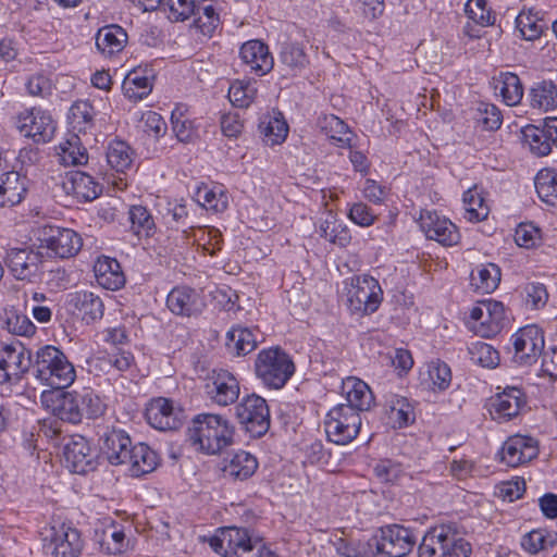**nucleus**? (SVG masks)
Instances as JSON below:
<instances>
[{
  "label": "nucleus",
  "mask_w": 557,
  "mask_h": 557,
  "mask_svg": "<svg viewBox=\"0 0 557 557\" xmlns=\"http://www.w3.org/2000/svg\"><path fill=\"white\" fill-rule=\"evenodd\" d=\"M234 428L227 419L214 413H199L187 430V438L197 450L208 455L220 453L233 442Z\"/></svg>",
  "instance_id": "nucleus-1"
},
{
  "label": "nucleus",
  "mask_w": 557,
  "mask_h": 557,
  "mask_svg": "<svg viewBox=\"0 0 557 557\" xmlns=\"http://www.w3.org/2000/svg\"><path fill=\"white\" fill-rule=\"evenodd\" d=\"M33 374L45 385L53 389H64L75 380L74 366L62 350L47 345L37 350Z\"/></svg>",
  "instance_id": "nucleus-2"
},
{
  "label": "nucleus",
  "mask_w": 557,
  "mask_h": 557,
  "mask_svg": "<svg viewBox=\"0 0 557 557\" xmlns=\"http://www.w3.org/2000/svg\"><path fill=\"white\" fill-rule=\"evenodd\" d=\"M471 545L456 524H438L426 531L418 546V557H469Z\"/></svg>",
  "instance_id": "nucleus-3"
},
{
  "label": "nucleus",
  "mask_w": 557,
  "mask_h": 557,
  "mask_svg": "<svg viewBox=\"0 0 557 557\" xmlns=\"http://www.w3.org/2000/svg\"><path fill=\"white\" fill-rule=\"evenodd\" d=\"M211 548L224 557H276V554L263 544L252 542L246 529L228 527L211 537Z\"/></svg>",
  "instance_id": "nucleus-4"
},
{
  "label": "nucleus",
  "mask_w": 557,
  "mask_h": 557,
  "mask_svg": "<svg viewBox=\"0 0 557 557\" xmlns=\"http://www.w3.org/2000/svg\"><path fill=\"white\" fill-rule=\"evenodd\" d=\"M255 372L265 386L280 389L294 374L295 364L285 350L271 347L259 351L255 361Z\"/></svg>",
  "instance_id": "nucleus-5"
},
{
  "label": "nucleus",
  "mask_w": 557,
  "mask_h": 557,
  "mask_svg": "<svg viewBox=\"0 0 557 557\" xmlns=\"http://www.w3.org/2000/svg\"><path fill=\"white\" fill-rule=\"evenodd\" d=\"M46 557H79L84 547L81 532L66 522H54L41 532Z\"/></svg>",
  "instance_id": "nucleus-6"
},
{
  "label": "nucleus",
  "mask_w": 557,
  "mask_h": 557,
  "mask_svg": "<svg viewBox=\"0 0 557 557\" xmlns=\"http://www.w3.org/2000/svg\"><path fill=\"white\" fill-rule=\"evenodd\" d=\"M346 296L351 313L370 315L381 306L383 289L374 277L367 274L355 275L346 282Z\"/></svg>",
  "instance_id": "nucleus-7"
},
{
  "label": "nucleus",
  "mask_w": 557,
  "mask_h": 557,
  "mask_svg": "<svg viewBox=\"0 0 557 557\" xmlns=\"http://www.w3.org/2000/svg\"><path fill=\"white\" fill-rule=\"evenodd\" d=\"M417 537L412 530L399 524L382 527L379 533L372 536L368 546L375 548L376 555L384 557H406L414 547Z\"/></svg>",
  "instance_id": "nucleus-8"
},
{
  "label": "nucleus",
  "mask_w": 557,
  "mask_h": 557,
  "mask_svg": "<svg viewBox=\"0 0 557 557\" xmlns=\"http://www.w3.org/2000/svg\"><path fill=\"white\" fill-rule=\"evenodd\" d=\"M361 417L349 406L336 405L326 414L324 429L330 442L346 445L360 432Z\"/></svg>",
  "instance_id": "nucleus-9"
},
{
  "label": "nucleus",
  "mask_w": 557,
  "mask_h": 557,
  "mask_svg": "<svg viewBox=\"0 0 557 557\" xmlns=\"http://www.w3.org/2000/svg\"><path fill=\"white\" fill-rule=\"evenodd\" d=\"M236 417L252 437L264 435L270 428V410L264 398L256 394L245 396L235 407Z\"/></svg>",
  "instance_id": "nucleus-10"
},
{
  "label": "nucleus",
  "mask_w": 557,
  "mask_h": 557,
  "mask_svg": "<svg viewBox=\"0 0 557 557\" xmlns=\"http://www.w3.org/2000/svg\"><path fill=\"white\" fill-rule=\"evenodd\" d=\"M40 248H47L50 256L66 259L75 256L82 248V237L71 228L57 225H44L39 228Z\"/></svg>",
  "instance_id": "nucleus-11"
},
{
  "label": "nucleus",
  "mask_w": 557,
  "mask_h": 557,
  "mask_svg": "<svg viewBox=\"0 0 557 557\" xmlns=\"http://www.w3.org/2000/svg\"><path fill=\"white\" fill-rule=\"evenodd\" d=\"M513 359L521 366L536 362L545 346L544 333L537 325H527L516 332L512 337Z\"/></svg>",
  "instance_id": "nucleus-12"
},
{
  "label": "nucleus",
  "mask_w": 557,
  "mask_h": 557,
  "mask_svg": "<svg viewBox=\"0 0 557 557\" xmlns=\"http://www.w3.org/2000/svg\"><path fill=\"white\" fill-rule=\"evenodd\" d=\"M63 455L66 467L74 473L86 474L97 468V454L83 435H72L64 445Z\"/></svg>",
  "instance_id": "nucleus-13"
},
{
  "label": "nucleus",
  "mask_w": 557,
  "mask_h": 557,
  "mask_svg": "<svg viewBox=\"0 0 557 557\" xmlns=\"http://www.w3.org/2000/svg\"><path fill=\"white\" fill-rule=\"evenodd\" d=\"M33 364L30 351L21 342L15 341L5 345L2 349L0 383L20 380L23 373L33 369Z\"/></svg>",
  "instance_id": "nucleus-14"
},
{
  "label": "nucleus",
  "mask_w": 557,
  "mask_h": 557,
  "mask_svg": "<svg viewBox=\"0 0 557 557\" xmlns=\"http://www.w3.org/2000/svg\"><path fill=\"white\" fill-rule=\"evenodd\" d=\"M132 446L128 433L122 429L107 426L99 433L100 453L112 466L126 463Z\"/></svg>",
  "instance_id": "nucleus-15"
},
{
  "label": "nucleus",
  "mask_w": 557,
  "mask_h": 557,
  "mask_svg": "<svg viewBox=\"0 0 557 557\" xmlns=\"http://www.w3.org/2000/svg\"><path fill=\"white\" fill-rule=\"evenodd\" d=\"M145 417L156 430L172 431L182 425L183 411L175 408L171 399L158 397L147 405Z\"/></svg>",
  "instance_id": "nucleus-16"
},
{
  "label": "nucleus",
  "mask_w": 557,
  "mask_h": 557,
  "mask_svg": "<svg viewBox=\"0 0 557 557\" xmlns=\"http://www.w3.org/2000/svg\"><path fill=\"white\" fill-rule=\"evenodd\" d=\"M420 226L429 239L436 240L443 246H454L460 239L457 226L436 211H422Z\"/></svg>",
  "instance_id": "nucleus-17"
},
{
  "label": "nucleus",
  "mask_w": 557,
  "mask_h": 557,
  "mask_svg": "<svg viewBox=\"0 0 557 557\" xmlns=\"http://www.w3.org/2000/svg\"><path fill=\"white\" fill-rule=\"evenodd\" d=\"M44 253L32 248H11L7 253V265L17 280H30L40 271Z\"/></svg>",
  "instance_id": "nucleus-18"
},
{
  "label": "nucleus",
  "mask_w": 557,
  "mask_h": 557,
  "mask_svg": "<svg viewBox=\"0 0 557 557\" xmlns=\"http://www.w3.org/2000/svg\"><path fill=\"white\" fill-rule=\"evenodd\" d=\"M239 382L226 370L213 371L210 381L206 384L208 398L219 405L228 406L239 397Z\"/></svg>",
  "instance_id": "nucleus-19"
},
{
  "label": "nucleus",
  "mask_w": 557,
  "mask_h": 557,
  "mask_svg": "<svg viewBox=\"0 0 557 557\" xmlns=\"http://www.w3.org/2000/svg\"><path fill=\"white\" fill-rule=\"evenodd\" d=\"M17 127L25 137L33 138L35 143H48L53 137L55 123L50 114L32 110L20 116Z\"/></svg>",
  "instance_id": "nucleus-20"
},
{
  "label": "nucleus",
  "mask_w": 557,
  "mask_h": 557,
  "mask_svg": "<svg viewBox=\"0 0 557 557\" xmlns=\"http://www.w3.org/2000/svg\"><path fill=\"white\" fill-rule=\"evenodd\" d=\"M166 306L175 315L194 317L205 309V301L200 294L188 286H176L168 295Z\"/></svg>",
  "instance_id": "nucleus-21"
},
{
  "label": "nucleus",
  "mask_w": 557,
  "mask_h": 557,
  "mask_svg": "<svg viewBox=\"0 0 557 557\" xmlns=\"http://www.w3.org/2000/svg\"><path fill=\"white\" fill-rule=\"evenodd\" d=\"M539 454L536 442L530 436H510L502 446L500 459L509 467L531 461Z\"/></svg>",
  "instance_id": "nucleus-22"
},
{
  "label": "nucleus",
  "mask_w": 557,
  "mask_h": 557,
  "mask_svg": "<svg viewBox=\"0 0 557 557\" xmlns=\"http://www.w3.org/2000/svg\"><path fill=\"white\" fill-rule=\"evenodd\" d=\"M525 403V395L520 388L508 386L494 397L490 412L494 420L506 422L517 417Z\"/></svg>",
  "instance_id": "nucleus-23"
},
{
  "label": "nucleus",
  "mask_w": 557,
  "mask_h": 557,
  "mask_svg": "<svg viewBox=\"0 0 557 557\" xmlns=\"http://www.w3.org/2000/svg\"><path fill=\"white\" fill-rule=\"evenodd\" d=\"M62 187L67 195L82 202L92 201L102 193V186L91 175L82 171L67 173Z\"/></svg>",
  "instance_id": "nucleus-24"
},
{
  "label": "nucleus",
  "mask_w": 557,
  "mask_h": 557,
  "mask_svg": "<svg viewBox=\"0 0 557 557\" xmlns=\"http://www.w3.org/2000/svg\"><path fill=\"white\" fill-rule=\"evenodd\" d=\"M346 403L342 406L351 407L357 413L368 411L374 404V396L369 385L357 377H347L343 382Z\"/></svg>",
  "instance_id": "nucleus-25"
},
{
  "label": "nucleus",
  "mask_w": 557,
  "mask_h": 557,
  "mask_svg": "<svg viewBox=\"0 0 557 557\" xmlns=\"http://www.w3.org/2000/svg\"><path fill=\"white\" fill-rule=\"evenodd\" d=\"M129 458H126V466L132 476L138 478L151 473L159 465L158 454L145 443H137L132 446Z\"/></svg>",
  "instance_id": "nucleus-26"
},
{
  "label": "nucleus",
  "mask_w": 557,
  "mask_h": 557,
  "mask_svg": "<svg viewBox=\"0 0 557 557\" xmlns=\"http://www.w3.org/2000/svg\"><path fill=\"white\" fill-rule=\"evenodd\" d=\"M491 87L496 96L502 97L507 106L518 104L523 97V87L520 78L515 72H499L493 76Z\"/></svg>",
  "instance_id": "nucleus-27"
},
{
  "label": "nucleus",
  "mask_w": 557,
  "mask_h": 557,
  "mask_svg": "<svg viewBox=\"0 0 557 557\" xmlns=\"http://www.w3.org/2000/svg\"><path fill=\"white\" fill-rule=\"evenodd\" d=\"M94 273L97 283L106 289L117 290L125 284L121 265L113 258L99 257L94 264Z\"/></svg>",
  "instance_id": "nucleus-28"
},
{
  "label": "nucleus",
  "mask_w": 557,
  "mask_h": 557,
  "mask_svg": "<svg viewBox=\"0 0 557 557\" xmlns=\"http://www.w3.org/2000/svg\"><path fill=\"white\" fill-rule=\"evenodd\" d=\"M242 61L250 70H273L274 59L267 44L252 39L244 42L239 50Z\"/></svg>",
  "instance_id": "nucleus-29"
},
{
  "label": "nucleus",
  "mask_w": 557,
  "mask_h": 557,
  "mask_svg": "<svg viewBox=\"0 0 557 557\" xmlns=\"http://www.w3.org/2000/svg\"><path fill=\"white\" fill-rule=\"evenodd\" d=\"M54 396L52 412L59 419L71 423H78L83 419L81 413L78 391L64 392L63 389H57L52 393Z\"/></svg>",
  "instance_id": "nucleus-30"
},
{
  "label": "nucleus",
  "mask_w": 557,
  "mask_h": 557,
  "mask_svg": "<svg viewBox=\"0 0 557 557\" xmlns=\"http://www.w3.org/2000/svg\"><path fill=\"white\" fill-rule=\"evenodd\" d=\"M60 163L64 165H84L88 162V152L81 136L67 133L66 137L57 147Z\"/></svg>",
  "instance_id": "nucleus-31"
},
{
  "label": "nucleus",
  "mask_w": 557,
  "mask_h": 557,
  "mask_svg": "<svg viewBox=\"0 0 557 557\" xmlns=\"http://www.w3.org/2000/svg\"><path fill=\"white\" fill-rule=\"evenodd\" d=\"M469 111L475 126L483 131L494 132L500 128L503 124L502 112L494 103L475 100Z\"/></svg>",
  "instance_id": "nucleus-32"
},
{
  "label": "nucleus",
  "mask_w": 557,
  "mask_h": 557,
  "mask_svg": "<svg viewBox=\"0 0 557 557\" xmlns=\"http://www.w3.org/2000/svg\"><path fill=\"white\" fill-rule=\"evenodd\" d=\"M70 304L79 312L87 324L102 319L104 305L98 295L81 290L71 295Z\"/></svg>",
  "instance_id": "nucleus-33"
},
{
  "label": "nucleus",
  "mask_w": 557,
  "mask_h": 557,
  "mask_svg": "<svg viewBox=\"0 0 557 557\" xmlns=\"http://www.w3.org/2000/svg\"><path fill=\"white\" fill-rule=\"evenodd\" d=\"M27 193V178L18 172L12 171L5 174L0 184V207H13L18 205Z\"/></svg>",
  "instance_id": "nucleus-34"
},
{
  "label": "nucleus",
  "mask_w": 557,
  "mask_h": 557,
  "mask_svg": "<svg viewBox=\"0 0 557 557\" xmlns=\"http://www.w3.org/2000/svg\"><path fill=\"white\" fill-rule=\"evenodd\" d=\"M126 32L119 25H108L100 28L96 36L98 50L107 57L121 52L127 42Z\"/></svg>",
  "instance_id": "nucleus-35"
},
{
  "label": "nucleus",
  "mask_w": 557,
  "mask_h": 557,
  "mask_svg": "<svg viewBox=\"0 0 557 557\" xmlns=\"http://www.w3.org/2000/svg\"><path fill=\"white\" fill-rule=\"evenodd\" d=\"M318 125L325 136L337 147H349L351 149L354 133L347 124L334 114L324 115L319 119Z\"/></svg>",
  "instance_id": "nucleus-36"
},
{
  "label": "nucleus",
  "mask_w": 557,
  "mask_h": 557,
  "mask_svg": "<svg viewBox=\"0 0 557 557\" xmlns=\"http://www.w3.org/2000/svg\"><path fill=\"white\" fill-rule=\"evenodd\" d=\"M258 469L257 458L244 450L235 453L228 460H225L223 473L225 476L235 480H247Z\"/></svg>",
  "instance_id": "nucleus-37"
},
{
  "label": "nucleus",
  "mask_w": 557,
  "mask_h": 557,
  "mask_svg": "<svg viewBox=\"0 0 557 557\" xmlns=\"http://www.w3.org/2000/svg\"><path fill=\"white\" fill-rule=\"evenodd\" d=\"M1 327L9 333L18 336H30L35 333L36 326L27 315L22 313L14 306H7L0 313Z\"/></svg>",
  "instance_id": "nucleus-38"
},
{
  "label": "nucleus",
  "mask_w": 557,
  "mask_h": 557,
  "mask_svg": "<svg viewBox=\"0 0 557 557\" xmlns=\"http://www.w3.org/2000/svg\"><path fill=\"white\" fill-rule=\"evenodd\" d=\"M94 117L95 109L88 101H76L70 108L67 115L69 133L86 135L94 127Z\"/></svg>",
  "instance_id": "nucleus-39"
},
{
  "label": "nucleus",
  "mask_w": 557,
  "mask_h": 557,
  "mask_svg": "<svg viewBox=\"0 0 557 557\" xmlns=\"http://www.w3.org/2000/svg\"><path fill=\"white\" fill-rule=\"evenodd\" d=\"M185 104H176L171 113L172 132L181 143H190L197 137V127L194 120L187 114Z\"/></svg>",
  "instance_id": "nucleus-40"
},
{
  "label": "nucleus",
  "mask_w": 557,
  "mask_h": 557,
  "mask_svg": "<svg viewBox=\"0 0 557 557\" xmlns=\"http://www.w3.org/2000/svg\"><path fill=\"white\" fill-rule=\"evenodd\" d=\"M153 79L154 76L149 77L143 72H127L122 84L125 97L133 101L143 100L152 91Z\"/></svg>",
  "instance_id": "nucleus-41"
},
{
  "label": "nucleus",
  "mask_w": 557,
  "mask_h": 557,
  "mask_svg": "<svg viewBox=\"0 0 557 557\" xmlns=\"http://www.w3.org/2000/svg\"><path fill=\"white\" fill-rule=\"evenodd\" d=\"M500 276V269L495 263L482 264L471 272V285L479 293L490 294L498 287Z\"/></svg>",
  "instance_id": "nucleus-42"
},
{
  "label": "nucleus",
  "mask_w": 557,
  "mask_h": 557,
  "mask_svg": "<svg viewBox=\"0 0 557 557\" xmlns=\"http://www.w3.org/2000/svg\"><path fill=\"white\" fill-rule=\"evenodd\" d=\"M226 346L236 356H246L256 349L257 339L251 330L237 325L226 333Z\"/></svg>",
  "instance_id": "nucleus-43"
},
{
  "label": "nucleus",
  "mask_w": 557,
  "mask_h": 557,
  "mask_svg": "<svg viewBox=\"0 0 557 557\" xmlns=\"http://www.w3.org/2000/svg\"><path fill=\"white\" fill-rule=\"evenodd\" d=\"M516 28L520 32L521 36L525 40H535L537 39L544 28H546V24L540 17V12L534 9H523L516 17Z\"/></svg>",
  "instance_id": "nucleus-44"
},
{
  "label": "nucleus",
  "mask_w": 557,
  "mask_h": 557,
  "mask_svg": "<svg viewBox=\"0 0 557 557\" xmlns=\"http://www.w3.org/2000/svg\"><path fill=\"white\" fill-rule=\"evenodd\" d=\"M465 218L470 222H481L488 216L490 207L478 186L469 188L463 194Z\"/></svg>",
  "instance_id": "nucleus-45"
},
{
  "label": "nucleus",
  "mask_w": 557,
  "mask_h": 557,
  "mask_svg": "<svg viewBox=\"0 0 557 557\" xmlns=\"http://www.w3.org/2000/svg\"><path fill=\"white\" fill-rule=\"evenodd\" d=\"M531 106L544 111L557 108V86L552 81L536 83L531 89Z\"/></svg>",
  "instance_id": "nucleus-46"
},
{
  "label": "nucleus",
  "mask_w": 557,
  "mask_h": 557,
  "mask_svg": "<svg viewBox=\"0 0 557 557\" xmlns=\"http://www.w3.org/2000/svg\"><path fill=\"white\" fill-rule=\"evenodd\" d=\"M134 151L123 140H113L107 149L108 164L116 172H125L133 164Z\"/></svg>",
  "instance_id": "nucleus-47"
},
{
  "label": "nucleus",
  "mask_w": 557,
  "mask_h": 557,
  "mask_svg": "<svg viewBox=\"0 0 557 557\" xmlns=\"http://www.w3.org/2000/svg\"><path fill=\"white\" fill-rule=\"evenodd\" d=\"M485 306V320L482 322V336L488 337L496 335L504 326L506 314L505 307L500 301L486 300Z\"/></svg>",
  "instance_id": "nucleus-48"
},
{
  "label": "nucleus",
  "mask_w": 557,
  "mask_h": 557,
  "mask_svg": "<svg viewBox=\"0 0 557 557\" xmlns=\"http://www.w3.org/2000/svg\"><path fill=\"white\" fill-rule=\"evenodd\" d=\"M195 198L207 210L222 212L227 208V196L221 186L209 187L203 184L197 188Z\"/></svg>",
  "instance_id": "nucleus-49"
},
{
  "label": "nucleus",
  "mask_w": 557,
  "mask_h": 557,
  "mask_svg": "<svg viewBox=\"0 0 557 557\" xmlns=\"http://www.w3.org/2000/svg\"><path fill=\"white\" fill-rule=\"evenodd\" d=\"M319 233L321 237L339 247L348 246L351 240L348 227L337 222L332 214L320 223Z\"/></svg>",
  "instance_id": "nucleus-50"
},
{
  "label": "nucleus",
  "mask_w": 557,
  "mask_h": 557,
  "mask_svg": "<svg viewBox=\"0 0 557 557\" xmlns=\"http://www.w3.org/2000/svg\"><path fill=\"white\" fill-rule=\"evenodd\" d=\"M535 188L540 199L550 207L557 206V172L542 170L535 177Z\"/></svg>",
  "instance_id": "nucleus-51"
},
{
  "label": "nucleus",
  "mask_w": 557,
  "mask_h": 557,
  "mask_svg": "<svg viewBox=\"0 0 557 557\" xmlns=\"http://www.w3.org/2000/svg\"><path fill=\"white\" fill-rule=\"evenodd\" d=\"M128 221L132 232L139 237H149L154 233V220L150 211L144 206H132L128 210Z\"/></svg>",
  "instance_id": "nucleus-52"
},
{
  "label": "nucleus",
  "mask_w": 557,
  "mask_h": 557,
  "mask_svg": "<svg viewBox=\"0 0 557 557\" xmlns=\"http://www.w3.org/2000/svg\"><path fill=\"white\" fill-rule=\"evenodd\" d=\"M556 534L545 529H534L521 539L522 548L535 555L542 550L553 547L556 542Z\"/></svg>",
  "instance_id": "nucleus-53"
},
{
  "label": "nucleus",
  "mask_w": 557,
  "mask_h": 557,
  "mask_svg": "<svg viewBox=\"0 0 557 557\" xmlns=\"http://www.w3.org/2000/svg\"><path fill=\"white\" fill-rule=\"evenodd\" d=\"M250 79H236L228 88V99L236 108H248L252 102L257 87Z\"/></svg>",
  "instance_id": "nucleus-54"
},
{
  "label": "nucleus",
  "mask_w": 557,
  "mask_h": 557,
  "mask_svg": "<svg viewBox=\"0 0 557 557\" xmlns=\"http://www.w3.org/2000/svg\"><path fill=\"white\" fill-rule=\"evenodd\" d=\"M468 354L473 363L483 368H495L499 363L498 351L490 344L476 341L468 346Z\"/></svg>",
  "instance_id": "nucleus-55"
},
{
  "label": "nucleus",
  "mask_w": 557,
  "mask_h": 557,
  "mask_svg": "<svg viewBox=\"0 0 557 557\" xmlns=\"http://www.w3.org/2000/svg\"><path fill=\"white\" fill-rule=\"evenodd\" d=\"M463 11L469 20L483 27L496 21V13L487 7L486 0H468Z\"/></svg>",
  "instance_id": "nucleus-56"
},
{
  "label": "nucleus",
  "mask_w": 557,
  "mask_h": 557,
  "mask_svg": "<svg viewBox=\"0 0 557 557\" xmlns=\"http://www.w3.org/2000/svg\"><path fill=\"white\" fill-rule=\"evenodd\" d=\"M78 398L83 417L95 419L104 413L107 406L94 389L85 387L78 391Z\"/></svg>",
  "instance_id": "nucleus-57"
},
{
  "label": "nucleus",
  "mask_w": 557,
  "mask_h": 557,
  "mask_svg": "<svg viewBox=\"0 0 557 557\" xmlns=\"http://www.w3.org/2000/svg\"><path fill=\"white\" fill-rule=\"evenodd\" d=\"M197 17L194 25L205 36H212L220 24V17L215 9L211 4H197L195 14Z\"/></svg>",
  "instance_id": "nucleus-58"
},
{
  "label": "nucleus",
  "mask_w": 557,
  "mask_h": 557,
  "mask_svg": "<svg viewBox=\"0 0 557 557\" xmlns=\"http://www.w3.org/2000/svg\"><path fill=\"white\" fill-rule=\"evenodd\" d=\"M524 143L536 156H547L552 151V146L540 126L527 125L522 128Z\"/></svg>",
  "instance_id": "nucleus-59"
},
{
  "label": "nucleus",
  "mask_w": 557,
  "mask_h": 557,
  "mask_svg": "<svg viewBox=\"0 0 557 557\" xmlns=\"http://www.w3.org/2000/svg\"><path fill=\"white\" fill-rule=\"evenodd\" d=\"M428 374L434 392H443L447 389L451 383V370L446 362L440 359L429 363Z\"/></svg>",
  "instance_id": "nucleus-60"
},
{
  "label": "nucleus",
  "mask_w": 557,
  "mask_h": 557,
  "mask_svg": "<svg viewBox=\"0 0 557 557\" xmlns=\"http://www.w3.org/2000/svg\"><path fill=\"white\" fill-rule=\"evenodd\" d=\"M195 0H163L162 10L168 12V18L173 22H183L196 12Z\"/></svg>",
  "instance_id": "nucleus-61"
},
{
  "label": "nucleus",
  "mask_w": 557,
  "mask_h": 557,
  "mask_svg": "<svg viewBox=\"0 0 557 557\" xmlns=\"http://www.w3.org/2000/svg\"><path fill=\"white\" fill-rule=\"evenodd\" d=\"M391 419L398 428L407 426L414 421L413 407L405 397H396L391 405Z\"/></svg>",
  "instance_id": "nucleus-62"
},
{
  "label": "nucleus",
  "mask_w": 557,
  "mask_h": 557,
  "mask_svg": "<svg viewBox=\"0 0 557 557\" xmlns=\"http://www.w3.org/2000/svg\"><path fill=\"white\" fill-rule=\"evenodd\" d=\"M281 60L288 67H305L308 63L302 48L294 42L283 44Z\"/></svg>",
  "instance_id": "nucleus-63"
},
{
  "label": "nucleus",
  "mask_w": 557,
  "mask_h": 557,
  "mask_svg": "<svg viewBox=\"0 0 557 557\" xmlns=\"http://www.w3.org/2000/svg\"><path fill=\"white\" fill-rule=\"evenodd\" d=\"M333 545L342 557H368L370 553L368 544H361L359 541L339 537Z\"/></svg>",
  "instance_id": "nucleus-64"
}]
</instances>
